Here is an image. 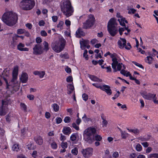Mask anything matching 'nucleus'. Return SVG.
Wrapping results in <instances>:
<instances>
[{
	"instance_id": "1",
	"label": "nucleus",
	"mask_w": 158,
	"mask_h": 158,
	"mask_svg": "<svg viewBox=\"0 0 158 158\" xmlns=\"http://www.w3.org/2000/svg\"><path fill=\"white\" fill-rule=\"evenodd\" d=\"M96 129L93 127L87 128L84 131L83 135L85 140L89 144H92L95 141H100L102 137L96 134Z\"/></svg>"
},
{
	"instance_id": "2",
	"label": "nucleus",
	"mask_w": 158,
	"mask_h": 158,
	"mask_svg": "<svg viewBox=\"0 0 158 158\" xmlns=\"http://www.w3.org/2000/svg\"><path fill=\"white\" fill-rule=\"evenodd\" d=\"M18 19L17 15L12 12L5 13L2 17L3 22L9 26H13L15 24Z\"/></svg>"
},
{
	"instance_id": "3",
	"label": "nucleus",
	"mask_w": 158,
	"mask_h": 158,
	"mask_svg": "<svg viewBox=\"0 0 158 158\" xmlns=\"http://www.w3.org/2000/svg\"><path fill=\"white\" fill-rule=\"evenodd\" d=\"M61 10L63 14L68 17L72 15L74 10L69 0H64L61 2Z\"/></svg>"
},
{
	"instance_id": "4",
	"label": "nucleus",
	"mask_w": 158,
	"mask_h": 158,
	"mask_svg": "<svg viewBox=\"0 0 158 158\" xmlns=\"http://www.w3.org/2000/svg\"><path fill=\"white\" fill-rule=\"evenodd\" d=\"M35 4L34 0H23L20 2L19 6L22 10H28L32 9Z\"/></svg>"
},
{
	"instance_id": "5",
	"label": "nucleus",
	"mask_w": 158,
	"mask_h": 158,
	"mask_svg": "<svg viewBox=\"0 0 158 158\" xmlns=\"http://www.w3.org/2000/svg\"><path fill=\"white\" fill-rule=\"evenodd\" d=\"M95 19L93 15L90 14L88 17V19L85 23H83V27L84 28L87 29L92 27L94 23Z\"/></svg>"
},
{
	"instance_id": "6",
	"label": "nucleus",
	"mask_w": 158,
	"mask_h": 158,
	"mask_svg": "<svg viewBox=\"0 0 158 158\" xmlns=\"http://www.w3.org/2000/svg\"><path fill=\"white\" fill-rule=\"evenodd\" d=\"M33 54L38 55L42 54L43 52V47L40 44H36L33 48Z\"/></svg>"
},
{
	"instance_id": "7",
	"label": "nucleus",
	"mask_w": 158,
	"mask_h": 158,
	"mask_svg": "<svg viewBox=\"0 0 158 158\" xmlns=\"http://www.w3.org/2000/svg\"><path fill=\"white\" fill-rule=\"evenodd\" d=\"M93 151V148H88L85 149H83L82 152L84 157L89 158L92 156Z\"/></svg>"
},
{
	"instance_id": "8",
	"label": "nucleus",
	"mask_w": 158,
	"mask_h": 158,
	"mask_svg": "<svg viewBox=\"0 0 158 158\" xmlns=\"http://www.w3.org/2000/svg\"><path fill=\"white\" fill-rule=\"evenodd\" d=\"M141 95L144 98L148 100H153V99L156 98V94H152L150 93H147V92H143L141 93Z\"/></svg>"
},
{
	"instance_id": "9",
	"label": "nucleus",
	"mask_w": 158,
	"mask_h": 158,
	"mask_svg": "<svg viewBox=\"0 0 158 158\" xmlns=\"http://www.w3.org/2000/svg\"><path fill=\"white\" fill-rule=\"evenodd\" d=\"M18 67L16 66L14 67L12 73L13 78L11 81V83L13 84L17 83V79L18 75Z\"/></svg>"
},
{
	"instance_id": "10",
	"label": "nucleus",
	"mask_w": 158,
	"mask_h": 158,
	"mask_svg": "<svg viewBox=\"0 0 158 158\" xmlns=\"http://www.w3.org/2000/svg\"><path fill=\"white\" fill-rule=\"evenodd\" d=\"M107 27L108 31L111 36L114 37L117 34L118 30L116 26Z\"/></svg>"
},
{
	"instance_id": "11",
	"label": "nucleus",
	"mask_w": 158,
	"mask_h": 158,
	"mask_svg": "<svg viewBox=\"0 0 158 158\" xmlns=\"http://www.w3.org/2000/svg\"><path fill=\"white\" fill-rule=\"evenodd\" d=\"M19 41L18 37L15 35L12 37V41L11 42L10 47L13 48H15Z\"/></svg>"
},
{
	"instance_id": "12",
	"label": "nucleus",
	"mask_w": 158,
	"mask_h": 158,
	"mask_svg": "<svg viewBox=\"0 0 158 158\" xmlns=\"http://www.w3.org/2000/svg\"><path fill=\"white\" fill-rule=\"evenodd\" d=\"M66 44V40L60 35V52L62 51L64 49Z\"/></svg>"
},
{
	"instance_id": "13",
	"label": "nucleus",
	"mask_w": 158,
	"mask_h": 158,
	"mask_svg": "<svg viewBox=\"0 0 158 158\" xmlns=\"http://www.w3.org/2000/svg\"><path fill=\"white\" fill-rule=\"evenodd\" d=\"M52 49L56 52H59V41H56L52 44Z\"/></svg>"
},
{
	"instance_id": "14",
	"label": "nucleus",
	"mask_w": 158,
	"mask_h": 158,
	"mask_svg": "<svg viewBox=\"0 0 158 158\" xmlns=\"http://www.w3.org/2000/svg\"><path fill=\"white\" fill-rule=\"evenodd\" d=\"M101 90L105 91L109 95H111L112 93L111 90L110 89V87L108 85L105 84L103 85Z\"/></svg>"
},
{
	"instance_id": "15",
	"label": "nucleus",
	"mask_w": 158,
	"mask_h": 158,
	"mask_svg": "<svg viewBox=\"0 0 158 158\" xmlns=\"http://www.w3.org/2000/svg\"><path fill=\"white\" fill-rule=\"evenodd\" d=\"M117 25L116 19L115 18H111L108 22L107 27L116 26Z\"/></svg>"
},
{
	"instance_id": "16",
	"label": "nucleus",
	"mask_w": 158,
	"mask_h": 158,
	"mask_svg": "<svg viewBox=\"0 0 158 158\" xmlns=\"http://www.w3.org/2000/svg\"><path fill=\"white\" fill-rule=\"evenodd\" d=\"M76 37L78 38H81V36H84L85 33L83 31L81 27H79L76 32Z\"/></svg>"
},
{
	"instance_id": "17",
	"label": "nucleus",
	"mask_w": 158,
	"mask_h": 158,
	"mask_svg": "<svg viewBox=\"0 0 158 158\" xmlns=\"http://www.w3.org/2000/svg\"><path fill=\"white\" fill-rule=\"evenodd\" d=\"M120 39L123 42V44H122L121 41L120 40H119L118 41V45L119 48L120 49H122L125 46H126L127 41L125 39L120 38Z\"/></svg>"
},
{
	"instance_id": "18",
	"label": "nucleus",
	"mask_w": 158,
	"mask_h": 158,
	"mask_svg": "<svg viewBox=\"0 0 158 158\" xmlns=\"http://www.w3.org/2000/svg\"><path fill=\"white\" fill-rule=\"evenodd\" d=\"M24 44L20 43L17 45V48L20 51H28L29 50V49L27 48H24Z\"/></svg>"
},
{
	"instance_id": "19",
	"label": "nucleus",
	"mask_w": 158,
	"mask_h": 158,
	"mask_svg": "<svg viewBox=\"0 0 158 158\" xmlns=\"http://www.w3.org/2000/svg\"><path fill=\"white\" fill-rule=\"evenodd\" d=\"M28 78L27 74L26 73H23L22 74L20 80L22 83H25L27 81Z\"/></svg>"
},
{
	"instance_id": "20",
	"label": "nucleus",
	"mask_w": 158,
	"mask_h": 158,
	"mask_svg": "<svg viewBox=\"0 0 158 158\" xmlns=\"http://www.w3.org/2000/svg\"><path fill=\"white\" fill-rule=\"evenodd\" d=\"M121 134V137L122 139H126L128 136L129 134L127 133L125 131H123L122 130L118 128Z\"/></svg>"
},
{
	"instance_id": "21",
	"label": "nucleus",
	"mask_w": 158,
	"mask_h": 158,
	"mask_svg": "<svg viewBox=\"0 0 158 158\" xmlns=\"http://www.w3.org/2000/svg\"><path fill=\"white\" fill-rule=\"evenodd\" d=\"M63 133L66 135H69L71 132L70 128L69 127H64L62 130Z\"/></svg>"
},
{
	"instance_id": "22",
	"label": "nucleus",
	"mask_w": 158,
	"mask_h": 158,
	"mask_svg": "<svg viewBox=\"0 0 158 158\" xmlns=\"http://www.w3.org/2000/svg\"><path fill=\"white\" fill-rule=\"evenodd\" d=\"M88 77L92 81H94L101 82L102 81V79L98 78L94 75L89 74L88 75Z\"/></svg>"
},
{
	"instance_id": "23",
	"label": "nucleus",
	"mask_w": 158,
	"mask_h": 158,
	"mask_svg": "<svg viewBox=\"0 0 158 158\" xmlns=\"http://www.w3.org/2000/svg\"><path fill=\"white\" fill-rule=\"evenodd\" d=\"M112 63L111 64L112 68L113 69L114 72H116V67L117 66L118 64V61H117V60H116L115 59H113L112 60Z\"/></svg>"
},
{
	"instance_id": "24",
	"label": "nucleus",
	"mask_w": 158,
	"mask_h": 158,
	"mask_svg": "<svg viewBox=\"0 0 158 158\" xmlns=\"http://www.w3.org/2000/svg\"><path fill=\"white\" fill-rule=\"evenodd\" d=\"M61 146L63 149H61L60 151V152L63 153L65 152V149L68 147V143L67 142H62L61 144Z\"/></svg>"
},
{
	"instance_id": "25",
	"label": "nucleus",
	"mask_w": 158,
	"mask_h": 158,
	"mask_svg": "<svg viewBox=\"0 0 158 158\" xmlns=\"http://www.w3.org/2000/svg\"><path fill=\"white\" fill-rule=\"evenodd\" d=\"M33 74L35 75H38L40 78H42L45 75V72L44 71H35Z\"/></svg>"
},
{
	"instance_id": "26",
	"label": "nucleus",
	"mask_w": 158,
	"mask_h": 158,
	"mask_svg": "<svg viewBox=\"0 0 158 158\" xmlns=\"http://www.w3.org/2000/svg\"><path fill=\"white\" fill-rule=\"evenodd\" d=\"M77 133H73L72 134L70 137V139L73 142V143H76V142L77 141L76 140L77 139Z\"/></svg>"
},
{
	"instance_id": "27",
	"label": "nucleus",
	"mask_w": 158,
	"mask_h": 158,
	"mask_svg": "<svg viewBox=\"0 0 158 158\" xmlns=\"http://www.w3.org/2000/svg\"><path fill=\"white\" fill-rule=\"evenodd\" d=\"M2 75H3V77L4 80L5 81L6 83V89L9 88V86H10V85L8 84V79L9 78L8 75L7 74H5L4 73L2 74Z\"/></svg>"
},
{
	"instance_id": "28",
	"label": "nucleus",
	"mask_w": 158,
	"mask_h": 158,
	"mask_svg": "<svg viewBox=\"0 0 158 158\" xmlns=\"http://www.w3.org/2000/svg\"><path fill=\"white\" fill-rule=\"evenodd\" d=\"M35 141L37 143L40 145H41L43 143V140L42 138L40 136L38 137L34 138Z\"/></svg>"
},
{
	"instance_id": "29",
	"label": "nucleus",
	"mask_w": 158,
	"mask_h": 158,
	"mask_svg": "<svg viewBox=\"0 0 158 158\" xmlns=\"http://www.w3.org/2000/svg\"><path fill=\"white\" fill-rule=\"evenodd\" d=\"M127 130L129 132H133L135 135H138L139 132V130L137 129H132L127 128Z\"/></svg>"
},
{
	"instance_id": "30",
	"label": "nucleus",
	"mask_w": 158,
	"mask_h": 158,
	"mask_svg": "<svg viewBox=\"0 0 158 158\" xmlns=\"http://www.w3.org/2000/svg\"><path fill=\"white\" fill-rule=\"evenodd\" d=\"M152 57L148 56H147L145 59V61L149 64H152Z\"/></svg>"
},
{
	"instance_id": "31",
	"label": "nucleus",
	"mask_w": 158,
	"mask_h": 158,
	"mask_svg": "<svg viewBox=\"0 0 158 158\" xmlns=\"http://www.w3.org/2000/svg\"><path fill=\"white\" fill-rule=\"evenodd\" d=\"M60 57L65 59H67L69 58V56L67 52H65L64 54L61 53L60 55Z\"/></svg>"
},
{
	"instance_id": "32",
	"label": "nucleus",
	"mask_w": 158,
	"mask_h": 158,
	"mask_svg": "<svg viewBox=\"0 0 158 158\" xmlns=\"http://www.w3.org/2000/svg\"><path fill=\"white\" fill-rule=\"evenodd\" d=\"M43 44L44 45V48H43V51H47L49 50L48 44V43L45 41H44Z\"/></svg>"
},
{
	"instance_id": "33",
	"label": "nucleus",
	"mask_w": 158,
	"mask_h": 158,
	"mask_svg": "<svg viewBox=\"0 0 158 158\" xmlns=\"http://www.w3.org/2000/svg\"><path fill=\"white\" fill-rule=\"evenodd\" d=\"M158 158V154L156 153L150 154L148 156V158Z\"/></svg>"
},
{
	"instance_id": "34",
	"label": "nucleus",
	"mask_w": 158,
	"mask_h": 158,
	"mask_svg": "<svg viewBox=\"0 0 158 158\" xmlns=\"http://www.w3.org/2000/svg\"><path fill=\"white\" fill-rule=\"evenodd\" d=\"M71 153L74 155H77L78 153L77 148L76 147L72 149L71 150Z\"/></svg>"
},
{
	"instance_id": "35",
	"label": "nucleus",
	"mask_w": 158,
	"mask_h": 158,
	"mask_svg": "<svg viewBox=\"0 0 158 158\" xmlns=\"http://www.w3.org/2000/svg\"><path fill=\"white\" fill-rule=\"evenodd\" d=\"M81 46H83L84 47H86L88 44V42L87 40H84L80 42Z\"/></svg>"
},
{
	"instance_id": "36",
	"label": "nucleus",
	"mask_w": 158,
	"mask_h": 158,
	"mask_svg": "<svg viewBox=\"0 0 158 158\" xmlns=\"http://www.w3.org/2000/svg\"><path fill=\"white\" fill-rule=\"evenodd\" d=\"M35 148V147L34 146V145L31 143H30L27 145V148L29 150H33Z\"/></svg>"
},
{
	"instance_id": "37",
	"label": "nucleus",
	"mask_w": 158,
	"mask_h": 158,
	"mask_svg": "<svg viewBox=\"0 0 158 158\" xmlns=\"http://www.w3.org/2000/svg\"><path fill=\"white\" fill-rule=\"evenodd\" d=\"M19 145L18 144H15L12 147V149L14 151H18L19 150Z\"/></svg>"
},
{
	"instance_id": "38",
	"label": "nucleus",
	"mask_w": 158,
	"mask_h": 158,
	"mask_svg": "<svg viewBox=\"0 0 158 158\" xmlns=\"http://www.w3.org/2000/svg\"><path fill=\"white\" fill-rule=\"evenodd\" d=\"M6 113L5 109L3 108V106H1L0 110V115L1 116L5 115Z\"/></svg>"
},
{
	"instance_id": "39",
	"label": "nucleus",
	"mask_w": 158,
	"mask_h": 158,
	"mask_svg": "<svg viewBox=\"0 0 158 158\" xmlns=\"http://www.w3.org/2000/svg\"><path fill=\"white\" fill-rule=\"evenodd\" d=\"M132 63L136 66L139 67V68H141L143 69H144V67L141 64L138 63L137 62L134 61H132Z\"/></svg>"
},
{
	"instance_id": "40",
	"label": "nucleus",
	"mask_w": 158,
	"mask_h": 158,
	"mask_svg": "<svg viewBox=\"0 0 158 158\" xmlns=\"http://www.w3.org/2000/svg\"><path fill=\"white\" fill-rule=\"evenodd\" d=\"M20 105L22 109L24 110L25 112L27 111V106L24 103H21Z\"/></svg>"
},
{
	"instance_id": "41",
	"label": "nucleus",
	"mask_w": 158,
	"mask_h": 158,
	"mask_svg": "<svg viewBox=\"0 0 158 158\" xmlns=\"http://www.w3.org/2000/svg\"><path fill=\"white\" fill-rule=\"evenodd\" d=\"M136 149L138 152H140L142 149V147L139 143L137 144L136 146Z\"/></svg>"
},
{
	"instance_id": "42",
	"label": "nucleus",
	"mask_w": 158,
	"mask_h": 158,
	"mask_svg": "<svg viewBox=\"0 0 158 158\" xmlns=\"http://www.w3.org/2000/svg\"><path fill=\"white\" fill-rule=\"evenodd\" d=\"M87 51L86 50H85L83 54V57H85V59L86 60H88L89 59L88 55L87 54Z\"/></svg>"
},
{
	"instance_id": "43",
	"label": "nucleus",
	"mask_w": 158,
	"mask_h": 158,
	"mask_svg": "<svg viewBox=\"0 0 158 158\" xmlns=\"http://www.w3.org/2000/svg\"><path fill=\"white\" fill-rule=\"evenodd\" d=\"M101 118L103 120V121L102 122L103 127H106L108 124L107 121L102 118V116H101Z\"/></svg>"
},
{
	"instance_id": "44",
	"label": "nucleus",
	"mask_w": 158,
	"mask_h": 158,
	"mask_svg": "<svg viewBox=\"0 0 158 158\" xmlns=\"http://www.w3.org/2000/svg\"><path fill=\"white\" fill-rule=\"evenodd\" d=\"M25 32V30L23 29H19L17 30V33L18 34H22Z\"/></svg>"
},
{
	"instance_id": "45",
	"label": "nucleus",
	"mask_w": 158,
	"mask_h": 158,
	"mask_svg": "<svg viewBox=\"0 0 158 158\" xmlns=\"http://www.w3.org/2000/svg\"><path fill=\"white\" fill-rule=\"evenodd\" d=\"M71 118L69 116L65 117L64 120V122L65 123H69L71 121Z\"/></svg>"
},
{
	"instance_id": "46",
	"label": "nucleus",
	"mask_w": 158,
	"mask_h": 158,
	"mask_svg": "<svg viewBox=\"0 0 158 158\" xmlns=\"http://www.w3.org/2000/svg\"><path fill=\"white\" fill-rule=\"evenodd\" d=\"M122 63H118L117 65V69L116 68V71L117 72L118 71H119L121 70L122 68Z\"/></svg>"
},
{
	"instance_id": "47",
	"label": "nucleus",
	"mask_w": 158,
	"mask_h": 158,
	"mask_svg": "<svg viewBox=\"0 0 158 158\" xmlns=\"http://www.w3.org/2000/svg\"><path fill=\"white\" fill-rule=\"evenodd\" d=\"M82 98L84 100L86 101L88 98V95L85 93L83 94L82 95Z\"/></svg>"
},
{
	"instance_id": "48",
	"label": "nucleus",
	"mask_w": 158,
	"mask_h": 158,
	"mask_svg": "<svg viewBox=\"0 0 158 158\" xmlns=\"http://www.w3.org/2000/svg\"><path fill=\"white\" fill-rule=\"evenodd\" d=\"M53 108L55 111H58L59 110V106L56 104H54L53 105Z\"/></svg>"
},
{
	"instance_id": "49",
	"label": "nucleus",
	"mask_w": 158,
	"mask_h": 158,
	"mask_svg": "<svg viewBox=\"0 0 158 158\" xmlns=\"http://www.w3.org/2000/svg\"><path fill=\"white\" fill-rule=\"evenodd\" d=\"M92 85L96 87V88H98V89H100L101 90L102 89V86H101L99 84H98V83H94L92 84Z\"/></svg>"
},
{
	"instance_id": "50",
	"label": "nucleus",
	"mask_w": 158,
	"mask_h": 158,
	"mask_svg": "<svg viewBox=\"0 0 158 158\" xmlns=\"http://www.w3.org/2000/svg\"><path fill=\"white\" fill-rule=\"evenodd\" d=\"M66 81L68 82H71L73 81V78L72 76H69L66 78Z\"/></svg>"
},
{
	"instance_id": "51",
	"label": "nucleus",
	"mask_w": 158,
	"mask_h": 158,
	"mask_svg": "<svg viewBox=\"0 0 158 158\" xmlns=\"http://www.w3.org/2000/svg\"><path fill=\"white\" fill-rule=\"evenodd\" d=\"M52 148L54 149H56L57 147V145L56 143L53 142L51 144Z\"/></svg>"
},
{
	"instance_id": "52",
	"label": "nucleus",
	"mask_w": 158,
	"mask_h": 158,
	"mask_svg": "<svg viewBox=\"0 0 158 158\" xmlns=\"http://www.w3.org/2000/svg\"><path fill=\"white\" fill-rule=\"evenodd\" d=\"M72 127H73L77 131H78L79 130V128L78 126H77L76 124L73 123L72 124Z\"/></svg>"
},
{
	"instance_id": "53",
	"label": "nucleus",
	"mask_w": 158,
	"mask_h": 158,
	"mask_svg": "<svg viewBox=\"0 0 158 158\" xmlns=\"http://www.w3.org/2000/svg\"><path fill=\"white\" fill-rule=\"evenodd\" d=\"M9 101H6L5 100H2V106H4V105H7L8 103L9 102Z\"/></svg>"
},
{
	"instance_id": "54",
	"label": "nucleus",
	"mask_w": 158,
	"mask_h": 158,
	"mask_svg": "<svg viewBox=\"0 0 158 158\" xmlns=\"http://www.w3.org/2000/svg\"><path fill=\"white\" fill-rule=\"evenodd\" d=\"M65 70L66 73H70L72 72L71 68H69L68 66L65 68Z\"/></svg>"
},
{
	"instance_id": "55",
	"label": "nucleus",
	"mask_w": 158,
	"mask_h": 158,
	"mask_svg": "<svg viewBox=\"0 0 158 158\" xmlns=\"http://www.w3.org/2000/svg\"><path fill=\"white\" fill-rule=\"evenodd\" d=\"M68 89H74V88L73 85L72 84H69L67 86Z\"/></svg>"
},
{
	"instance_id": "56",
	"label": "nucleus",
	"mask_w": 158,
	"mask_h": 158,
	"mask_svg": "<svg viewBox=\"0 0 158 158\" xmlns=\"http://www.w3.org/2000/svg\"><path fill=\"white\" fill-rule=\"evenodd\" d=\"M118 21H119V23H120V24L123 26V27H125L126 26V25L125 23L123 21H121V19H118Z\"/></svg>"
},
{
	"instance_id": "57",
	"label": "nucleus",
	"mask_w": 158,
	"mask_h": 158,
	"mask_svg": "<svg viewBox=\"0 0 158 158\" xmlns=\"http://www.w3.org/2000/svg\"><path fill=\"white\" fill-rule=\"evenodd\" d=\"M65 23L67 27H69L71 25V22L68 19H66L65 20Z\"/></svg>"
},
{
	"instance_id": "58",
	"label": "nucleus",
	"mask_w": 158,
	"mask_h": 158,
	"mask_svg": "<svg viewBox=\"0 0 158 158\" xmlns=\"http://www.w3.org/2000/svg\"><path fill=\"white\" fill-rule=\"evenodd\" d=\"M112 156L114 158H117L119 156V154L117 152H115L113 153Z\"/></svg>"
},
{
	"instance_id": "59",
	"label": "nucleus",
	"mask_w": 158,
	"mask_h": 158,
	"mask_svg": "<svg viewBox=\"0 0 158 158\" xmlns=\"http://www.w3.org/2000/svg\"><path fill=\"white\" fill-rule=\"evenodd\" d=\"M137 156L136 154L134 153H132L130 154L129 157L130 158H135Z\"/></svg>"
},
{
	"instance_id": "60",
	"label": "nucleus",
	"mask_w": 158,
	"mask_h": 158,
	"mask_svg": "<svg viewBox=\"0 0 158 158\" xmlns=\"http://www.w3.org/2000/svg\"><path fill=\"white\" fill-rule=\"evenodd\" d=\"M98 42V41L96 39H94L90 41L91 44L93 45L95 44L96 43Z\"/></svg>"
},
{
	"instance_id": "61",
	"label": "nucleus",
	"mask_w": 158,
	"mask_h": 158,
	"mask_svg": "<svg viewBox=\"0 0 158 158\" xmlns=\"http://www.w3.org/2000/svg\"><path fill=\"white\" fill-rule=\"evenodd\" d=\"M40 34L42 36H46L47 35V32L44 31H41Z\"/></svg>"
},
{
	"instance_id": "62",
	"label": "nucleus",
	"mask_w": 158,
	"mask_h": 158,
	"mask_svg": "<svg viewBox=\"0 0 158 158\" xmlns=\"http://www.w3.org/2000/svg\"><path fill=\"white\" fill-rule=\"evenodd\" d=\"M139 101L141 104V106H140V107L141 108L144 107V103L143 100L142 99H140L139 100Z\"/></svg>"
},
{
	"instance_id": "63",
	"label": "nucleus",
	"mask_w": 158,
	"mask_h": 158,
	"mask_svg": "<svg viewBox=\"0 0 158 158\" xmlns=\"http://www.w3.org/2000/svg\"><path fill=\"white\" fill-rule=\"evenodd\" d=\"M36 41L38 44L42 42V39L39 37H38L36 39Z\"/></svg>"
},
{
	"instance_id": "64",
	"label": "nucleus",
	"mask_w": 158,
	"mask_h": 158,
	"mask_svg": "<svg viewBox=\"0 0 158 158\" xmlns=\"http://www.w3.org/2000/svg\"><path fill=\"white\" fill-rule=\"evenodd\" d=\"M127 45L129 47H128L126 45L124 47L125 48L127 49L130 50L131 48V46L130 44V43H127Z\"/></svg>"
}]
</instances>
